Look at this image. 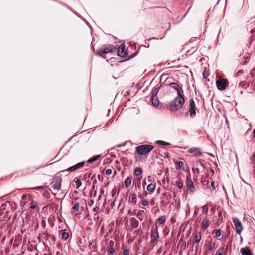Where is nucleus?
Here are the masks:
<instances>
[{
  "label": "nucleus",
  "instance_id": "obj_1",
  "mask_svg": "<svg viewBox=\"0 0 255 255\" xmlns=\"http://www.w3.org/2000/svg\"><path fill=\"white\" fill-rule=\"evenodd\" d=\"M153 149L154 146L151 145H140L135 147L134 153L139 156H146Z\"/></svg>",
  "mask_w": 255,
  "mask_h": 255
},
{
  "label": "nucleus",
  "instance_id": "obj_2",
  "mask_svg": "<svg viewBox=\"0 0 255 255\" xmlns=\"http://www.w3.org/2000/svg\"><path fill=\"white\" fill-rule=\"evenodd\" d=\"M184 103V99L182 96H177L171 103L170 110L175 112L181 108Z\"/></svg>",
  "mask_w": 255,
  "mask_h": 255
},
{
  "label": "nucleus",
  "instance_id": "obj_3",
  "mask_svg": "<svg viewBox=\"0 0 255 255\" xmlns=\"http://www.w3.org/2000/svg\"><path fill=\"white\" fill-rule=\"evenodd\" d=\"M217 88L219 90H224L228 84V81L225 79H220L216 82Z\"/></svg>",
  "mask_w": 255,
  "mask_h": 255
},
{
  "label": "nucleus",
  "instance_id": "obj_4",
  "mask_svg": "<svg viewBox=\"0 0 255 255\" xmlns=\"http://www.w3.org/2000/svg\"><path fill=\"white\" fill-rule=\"evenodd\" d=\"M232 220L236 229V233L237 234H240L243 229L241 221L236 217L233 218Z\"/></svg>",
  "mask_w": 255,
  "mask_h": 255
},
{
  "label": "nucleus",
  "instance_id": "obj_5",
  "mask_svg": "<svg viewBox=\"0 0 255 255\" xmlns=\"http://www.w3.org/2000/svg\"><path fill=\"white\" fill-rule=\"evenodd\" d=\"M62 179L59 177H55L52 182V187L56 190H59L61 186Z\"/></svg>",
  "mask_w": 255,
  "mask_h": 255
},
{
  "label": "nucleus",
  "instance_id": "obj_6",
  "mask_svg": "<svg viewBox=\"0 0 255 255\" xmlns=\"http://www.w3.org/2000/svg\"><path fill=\"white\" fill-rule=\"evenodd\" d=\"M85 162L82 161L81 162H79L71 167H70L68 168L66 171L69 172H74L79 169L81 168L84 165H85ZM65 170H63L62 172H65Z\"/></svg>",
  "mask_w": 255,
  "mask_h": 255
},
{
  "label": "nucleus",
  "instance_id": "obj_7",
  "mask_svg": "<svg viewBox=\"0 0 255 255\" xmlns=\"http://www.w3.org/2000/svg\"><path fill=\"white\" fill-rule=\"evenodd\" d=\"M159 237L157 227L152 228L151 231V242H156Z\"/></svg>",
  "mask_w": 255,
  "mask_h": 255
},
{
  "label": "nucleus",
  "instance_id": "obj_8",
  "mask_svg": "<svg viewBox=\"0 0 255 255\" xmlns=\"http://www.w3.org/2000/svg\"><path fill=\"white\" fill-rule=\"evenodd\" d=\"M116 48L112 45L108 44L104 46V48L100 50L103 54H108L109 53L114 52L116 50Z\"/></svg>",
  "mask_w": 255,
  "mask_h": 255
},
{
  "label": "nucleus",
  "instance_id": "obj_9",
  "mask_svg": "<svg viewBox=\"0 0 255 255\" xmlns=\"http://www.w3.org/2000/svg\"><path fill=\"white\" fill-rule=\"evenodd\" d=\"M118 55L121 57H124L128 54V51L124 44H122L119 47L117 51Z\"/></svg>",
  "mask_w": 255,
  "mask_h": 255
},
{
  "label": "nucleus",
  "instance_id": "obj_10",
  "mask_svg": "<svg viewBox=\"0 0 255 255\" xmlns=\"http://www.w3.org/2000/svg\"><path fill=\"white\" fill-rule=\"evenodd\" d=\"M169 86L177 91V96H182L183 91L179 85L175 83H172L169 84Z\"/></svg>",
  "mask_w": 255,
  "mask_h": 255
},
{
  "label": "nucleus",
  "instance_id": "obj_11",
  "mask_svg": "<svg viewBox=\"0 0 255 255\" xmlns=\"http://www.w3.org/2000/svg\"><path fill=\"white\" fill-rule=\"evenodd\" d=\"M204 153L198 148H192V157L195 156L197 158L203 157Z\"/></svg>",
  "mask_w": 255,
  "mask_h": 255
},
{
  "label": "nucleus",
  "instance_id": "obj_12",
  "mask_svg": "<svg viewBox=\"0 0 255 255\" xmlns=\"http://www.w3.org/2000/svg\"><path fill=\"white\" fill-rule=\"evenodd\" d=\"M32 198V196L29 194L23 195L22 196L21 204H23V206L25 205L27 203H28V202H29L30 201Z\"/></svg>",
  "mask_w": 255,
  "mask_h": 255
},
{
  "label": "nucleus",
  "instance_id": "obj_13",
  "mask_svg": "<svg viewBox=\"0 0 255 255\" xmlns=\"http://www.w3.org/2000/svg\"><path fill=\"white\" fill-rule=\"evenodd\" d=\"M150 100L154 106H157L159 104V101L156 96V93L152 94V96L150 98Z\"/></svg>",
  "mask_w": 255,
  "mask_h": 255
},
{
  "label": "nucleus",
  "instance_id": "obj_14",
  "mask_svg": "<svg viewBox=\"0 0 255 255\" xmlns=\"http://www.w3.org/2000/svg\"><path fill=\"white\" fill-rule=\"evenodd\" d=\"M114 242L113 241L111 240L109 241L108 247V253L109 255H111L114 252H115V249H114Z\"/></svg>",
  "mask_w": 255,
  "mask_h": 255
},
{
  "label": "nucleus",
  "instance_id": "obj_15",
  "mask_svg": "<svg viewBox=\"0 0 255 255\" xmlns=\"http://www.w3.org/2000/svg\"><path fill=\"white\" fill-rule=\"evenodd\" d=\"M131 226L133 228H137L139 226L138 220L134 217H132L130 219Z\"/></svg>",
  "mask_w": 255,
  "mask_h": 255
},
{
  "label": "nucleus",
  "instance_id": "obj_16",
  "mask_svg": "<svg viewBox=\"0 0 255 255\" xmlns=\"http://www.w3.org/2000/svg\"><path fill=\"white\" fill-rule=\"evenodd\" d=\"M241 252L242 255H253L251 250L248 247L242 248Z\"/></svg>",
  "mask_w": 255,
  "mask_h": 255
},
{
  "label": "nucleus",
  "instance_id": "obj_17",
  "mask_svg": "<svg viewBox=\"0 0 255 255\" xmlns=\"http://www.w3.org/2000/svg\"><path fill=\"white\" fill-rule=\"evenodd\" d=\"M8 205V206L10 205V202H6L5 203H4L1 205L0 209V215L4 213L5 212V213L7 212L6 207Z\"/></svg>",
  "mask_w": 255,
  "mask_h": 255
},
{
  "label": "nucleus",
  "instance_id": "obj_18",
  "mask_svg": "<svg viewBox=\"0 0 255 255\" xmlns=\"http://www.w3.org/2000/svg\"><path fill=\"white\" fill-rule=\"evenodd\" d=\"M60 236L62 240H66L69 237L68 232H66L65 230H61L60 231Z\"/></svg>",
  "mask_w": 255,
  "mask_h": 255
},
{
  "label": "nucleus",
  "instance_id": "obj_19",
  "mask_svg": "<svg viewBox=\"0 0 255 255\" xmlns=\"http://www.w3.org/2000/svg\"><path fill=\"white\" fill-rule=\"evenodd\" d=\"M134 173L136 176H137V177L139 176L140 178H141V175L142 173V169L140 167H137V168H135V169L134 170Z\"/></svg>",
  "mask_w": 255,
  "mask_h": 255
},
{
  "label": "nucleus",
  "instance_id": "obj_20",
  "mask_svg": "<svg viewBox=\"0 0 255 255\" xmlns=\"http://www.w3.org/2000/svg\"><path fill=\"white\" fill-rule=\"evenodd\" d=\"M101 157V155H97L94 156L87 160V162L89 163H92L97 160H98Z\"/></svg>",
  "mask_w": 255,
  "mask_h": 255
},
{
  "label": "nucleus",
  "instance_id": "obj_21",
  "mask_svg": "<svg viewBox=\"0 0 255 255\" xmlns=\"http://www.w3.org/2000/svg\"><path fill=\"white\" fill-rule=\"evenodd\" d=\"M80 204L78 203H76L73 206L72 208V213L77 212L76 215L78 214L79 213Z\"/></svg>",
  "mask_w": 255,
  "mask_h": 255
},
{
  "label": "nucleus",
  "instance_id": "obj_22",
  "mask_svg": "<svg viewBox=\"0 0 255 255\" xmlns=\"http://www.w3.org/2000/svg\"><path fill=\"white\" fill-rule=\"evenodd\" d=\"M30 208L31 209H36L38 207V203L33 200V198L30 200Z\"/></svg>",
  "mask_w": 255,
  "mask_h": 255
},
{
  "label": "nucleus",
  "instance_id": "obj_23",
  "mask_svg": "<svg viewBox=\"0 0 255 255\" xmlns=\"http://www.w3.org/2000/svg\"><path fill=\"white\" fill-rule=\"evenodd\" d=\"M155 184H149L147 187V190L150 193H152L155 190Z\"/></svg>",
  "mask_w": 255,
  "mask_h": 255
},
{
  "label": "nucleus",
  "instance_id": "obj_24",
  "mask_svg": "<svg viewBox=\"0 0 255 255\" xmlns=\"http://www.w3.org/2000/svg\"><path fill=\"white\" fill-rule=\"evenodd\" d=\"M209 225V221L208 219H204L202 221V228L205 230Z\"/></svg>",
  "mask_w": 255,
  "mask_h": 255
},
{
  "label": "nucleus",
  "instance_id": "obj_25",
  "mask_svg": "<svg viewBox=\"0 0 255 255\" xmlns=\"http://www.w3.org/2000/svg\"><path fill=\"white\" fill-rule=\"evenodd\" d=\"M131 183H132V180H131V179L130 177H128L126 178L125 181V186L126 187V188L129 187L131 185Z\"/></svg>",
  "mask_w": 255,
  "mask_h": 255
},
{
  "label": "nucleus",
  "instance_id": "obj_26",
  "mask_svg": "<svg viewBox=\"0 0 255 255\" xmlns=\"http://www.w3.org/2000/svg\"><path fill=\"white\" fill-rule=\"evenodd\" d=\"M165 221H166V217L164 216H160L157 219L158 223L161 225L164 224Z\"/></svg>",
  "mask_w": 255,
  "mask_h": 255
},
{
  "label": "nucleus",
  "instance_id": "obj_27",
  "mask_svg": "<svg viewBox=\"0 0 255 255\" xmlns=\"http://www.w3.org/2000/svg\"><path fill=\"white\" fill-rule=\"evenodd\" d=\"M201 236L200 233H196L195 234L194 237V240L195 241V243H199V241L201 240Z\"/></svg>",
  "mask_w": 255,
  "mask_h": 255
},
{
  "label": "nucleus",
  "instance_id": "obj_28",
  "mask_svg": "<svg viewBox=\"0 0 255 255\" xmlns=\"http://www.w3.org/2000/svg\"><path fill=\"white\" fill-rule=\"evenodd\" d=\"M131 202L135 204L136 203V194L135 193H131L130 195Z\"/></svg>",
  "mask_w": 255,
  "mask_h": 255
},
{
  "label": "nucleus",
  "instance_id": "obj_29",
  "mask_svg": "<svg viewBox=\"0 0 255 255\" xmlns=\"http://www.w3.org/2000/svg\"><path fill=\"white\" fill-rule=\"evenodd\" d=\"M155 143L158 145H163V146H168L170 145V143L168 142H166L162 140H157L155 142Z\"/></svg>",
  "mask_w": 255,
  "mask_h": 255
},
{
  "label": "nucleus",
  "instance_id": "obj_30",
  "mask_svg": "<svg viewBox=\"0 0 255 255\" xmlns=\"http://www.w3.org/2000/svg\"><path fill=\"white\" fill-rule=\"evenodd\" d=\"M130 253V250L128 248H125L123 251L124 255H128Z\"/></svg>",
  "mask_w": 255,
  "mask_h": 255
},
{
  "label": "nucleus",
  "instance_id": "obj_31",
  "mask_svg": "<svg viewBox=\"0 0 255 255\" xmlns=\"http://www.w3.org/2000/svg\"><path fill=\"white\" fill-rule=\"evenodd\" d=\"M214 233L216 237H219L221 236V230L219 229L215 230Z\"/></svg>",
  "mask_w": 255,
  "mask_h": 255
},
{
  "label": "nucleus",
  "instance_id": "obj_32",
  "mask_svg": "<svg viewBox=\"0 0 255 255\" xmlns=\"http://www.w3.org/2000/svg\"><path fill=\"white\" fill-rule=\"evenodd\" d=\"M202 212L207 214L208 211V207L207 205H204L202 207Z\"/></svg>",
  "mask_w": 255,
  "mask_h": 255
},
{
  "label": "nucleus",
  "instance_id": "obj_33",
  "mask_svg": "<svg viewBox=\"0 0 255 255\" xmlns=\"http://www.w3.org/2000/svg\"><path fill=\"white\" fill-rule=\"evenodd\" d=\"M196 108L195 106V103L194 101L192 100V117L195 116L196 114Z\"/></svg>",
  "mask_w": 255,
  "mask_h": 255
},
{
  "label": "nucleus",
  "instance_id": "obj_34",
  "mask_svg": "<svg viewBox=\"0 0 255 255\" xmlns=\"http://www.w3.org/2000/svg\"><path fill=\"white\" fill-rule=\"evenodd\" d=\"M140 203L143 206H147L149 205V202L147 200H141Z\"/></svg>",
  "mask_w": 255,
  "mask_h": 255
},
{
  "label": "nucleus",
  "instance_id": "obj_35",
  "mask_svg": "<svg viewBox=\"0 0 255 255\" xmlns=\"http://www.w3.org/2000/svg\"><path fill=\"white\" fill-rule=\"evenodd\" d=\"M75 185L77 188H79L82 185V182L80 179H77L75 181Z\"/></svg>",
  "mask_w": 255,
  "mask_h": 255
},
{
  "label": "nucleus",
  "instance_id": "obj_36",
  "mask_svg": "<svg viewBox=\"0 0 255 255\" xmlns=\"http://www.w3.org/2000/svg\"><path fill=\"white\" fill-rule=\"evenodd\" d=\"M179 168L181 169H184V163L183 161H180L178 162Z\"/></svg>",
  "mask_w": 255,
  "mask_h": 255
},
{
  "label": "nucleus",
  "instance_id": "obj_37",
  "mask_svg": "<svg viewBox=\"0 0 255 255\" xmlns=\"http://www.w3.org/2000/svg\"><path fill=\"white\" fill-rule=\"evenodd\" d=\"M215 255H223V249L218 250Z\"/></svg>",
  "mask_w": 255,
  "mask_h": 255
},
{
  "label": "nucleus",
  "instance_id": "obj_38",
  "mask_svg": "<svg viewBox=\"0 0 255 255\" xmlns=\"http://www.w3.org/2000/svg\"><path fill=\"white\" fill-rule=\"evenodd\" d=\"M43 195L44 197L46 198L47 199L49 198L50 197V194L48 192H45L43 193Z\"/></svg>",
  "mask_w": 255,
  "mask_h": 255
},
{
  "label": "nucleus",
  "instance_id": "obj_39",
  "mask_svg": "<svg viewBox=\"0 0 255 255\" xmlns=\"http://www.w3.org/2000/svg\"><path fill=\"white\" fill-rule=\"evenodd\" d=\"M112 171L111 169H108L106 170V174L107 175H110L112 174Z\"/></svg>",
  "mask_w": 255,
  "mask_h": 255
},
{
  "label": "nucleus",
  "instance_id": "obj_40",
  "mask_svg": "<svg viewBox=\"0 0 255 255\" xmlns=\"http://www.w3.org/2000/svg\"><path fill=\"white\" fill-rule=\"evenodd\" d=\"M252 162L254 165H255V152L253 153V155L251 158Z\"/></svg>",
  "mask_w": 255,
  "mask_h": 255
},
{
  "label": "nucleus",
  "instance_id": "obj_41",
  "mask_svg": "<svg viewBox=\"0 0 255 255\" xmlns=\"http://www.w3.org/2000/svg\"><path fill=\"white\" fill-rule=\"evenodd\" d=\"M177 185L178 186V187L179 188V189H182V187H183V183L181 182H177Z\"/></svg>",
  "mask_w": 255,
  "mask_h": 255
},
{
  "label": "nucleus",
  "instance_id": "obj_42",
  "mask_svg": "<svg viewBox=\"0 0 255 255\" xmlns=\"http://www.w3.org/2000/svg\"><path fill=\"white\" fill-rule=\"evenodd\" d=\"M44 188H45V187H44V186H37V187H34L33 189L36 190H39L40 189H43Z\"/></svg>",
  "mask_w": 255,
  "mask_h": 255
},
{
  "label": "nucleus",
  "instance_id": "obj_43",
  "mask_svg": "<svg viewBox=\"0 0 255 255\" xmlns=\"http://www.w3.org/2000/svg\"><path fill=\"white\" fill-rule=\"evenodd\" d=\"M189 102V112L190 113V115L191 116V99H190Z\"/></svg>",
  "mask_w": 255,
  "mask_h": 255
},
{
  "label": "nucleus",
  "instance_id": "obj_44",
  "mask_svg": "<svg viewBox=\"0 0 255 255\" xmlns=\"http://www.w3.org/2000/svg\"><path fill=\"white\" fill-rule=\"evenodd\" d=\"M104 191L103 188H101L100 191V196L99 197V199L101 198V195H103L104 194Z\"/></svg>",
  "mask_w": 255,
  "mask_h": 255
},
{
  "label": "nucleus",
  "instance_id": "obj_45",
  "mask_svg": "<svg viewBox=\"0 0 255 255\" xmlns=\"http://www.w3.org/2000/svg\"><path fill=\"white\" fill-rule=\"evenodd\" d=\"M92 171H90L89 173H85V175H84V176L85 177H89L90 176V175L92 174Z\"/></svg>",
  "mask_w": 255,
  "mask_h": 255
},
{
  "label": "nucleus",
  "instance_id": "obj_46",
  "mask_svg": "<svg viewBox=\"0 0 255 255\" xmlns=\"http://www.w3.org/2000/svg\"><path fill=\"white\" fill-rule=\"evenodd\" d=\"M187 186L188 190H191V183H189L188 181H187Z\"/></svg>",
  "mask_w": 255,
  "mask_h": 255
},
{
  "label": "nucleus",
  "instance_id": "obj_47",
  "mask_svg": "<svg viewBox=\"0 0 255 255\" xmlns=\"http://www.w3.org/2000/svg\"><path fill=\"white\" fill-rule=\"evenodd\" d=\"M199 170H200V168H196V169H194V168H192V171H193L195 173H199Z\"/></svg>",
  "mask_w": 255,
  "mask_h": 255
},
{
  "label": "nucleus",
  "instance_id": "obj_48",
  "mask_svg": "<svg viewBox=\"0 0 255 255\" xmlns=\"http://www.w3.org/2000/svg\"><path fill=\"white\" fill-rule=\"evenodd\" d=\"M246 85V83L244 82H241L239 83V85L241 87H244Z\"/></svg>",
  "mask_w": 255,
  "mask_h": 255
},
{
  "label": "nucleus",
  "instance_id": "obj_49",
  "mask_svg": "<svg viewBox=\"0 0 255 255\" xmlns=\"http://www.w3.org/2000/svg\"><path fill=\"white\" fill-rule=\"evenodd\" d=\"M252 137H253V138L255 140V128L253 132Z\"/></svg>",
  "mask_w": 255,
  "mask_h": 255
},
{
  "label": "nucleus",
  "instance_id": "obj_50",
  "mask_svg": "<svg viewBox=\"0 0 255 255\" xmlns=\"http://www.w3.org/2000/svg\"><path fill=\"white\" fill-rule=\"evenodd\" d=\"M181 248L183 249H185L186 248V244H185V243L182 245Z\"/></svg>",
  "mask_w": 255,
  "mask_h": 255
},
{
  "label": "nucleus",
  "instance_id": "obj_51",
  "mask_svg": "<svg viewBox=\"0 0 255 255\" xmlns=\"http://www.w3.org/2000/svg\"><path fill=\"white\" fill-rule=\"evenodd\" d=\"M218 216L220 218H221V219H222V213L221 211H220L219 213H218Z\"/></svg>",
  "mask_w": 255,
  "mask_h": 255
},
{
  "label": "nucleus",
  "instance_id": "obj_52",
  "mask_svg": "<svg viewBox=\"0 0 255 255\" xmlns=\"http://www.w3.org/2000/svg\"><path fill=\"white\" fill-rule=\"evenodd\" d=\"M107 185V184L106 183H104V184L102 186L101 188H105Z\"/></svg>",
  "mask_w": 255,
  "mask_h": 255
},
{
  "label": "nucleus",
  "instance_id": "obj_53",
  "mask_svg": "<svg viewBox=\"0 0 255 255\" xmlns=\"http://www.w3.org/2000/svg\"><path fill=\"white\" fill-rule=\"evenodd\" d=\"M243 73V71H242V70H240V71H239L237 72V75H238V74H240V73L242 74Z\"/></svg>",
  "mask_w": 255,
  "mask_h": 255
},
{
  "label": "nucleus",
  "instance_id": "obj_54",
  "mask_svg": "<svg viewBox=\"0 0 255 255\" xmlns=\"http://www.w3.org/2000/svg\"><path fill=\"white\" fill-rule=\"evenodd\" d=\"M61 255V253L59 251H57L56 253V255Z\"/></svg>",
  "mask_w": 255,
  "mask_h": 255
},
{
  "label": "nucleus",
  "instance_id": "obj_55",
  "mask_svg": "<svg viewBox=\"0 0 255 255\" xmlns=\"http://www.w3.org/2000/svg\"><path fill=\"white\" fill-rule=\"evenodd\" d=\"M203 76H204V78H206V77H207V76H205V72H204L203 73Z\"/></svg>",
  "mask_w": 255,
  "mask_h": 255
},
{
  "label": "nucleus",
  "instance_id": "obj_56",
  "mask_svg": "<svg viewBox=\"0 0 255 255\" xmlns=\"http://www.w3.org/2000/svg\"><path fill=\"white\" fill-rule=\"evenodd\" d=\"M121 146H122V145H121V144H119V145H117V147H121Z\"/></svg>",
  "mask_w": 255,
  "mask_h": 255
},
{
  "label": "nucleus",
  "instance_id": "obj_57",
  "mask_svg": "<svg viewBox=\"0 0 255 255\" xmlns=\"http://www.w3.org/2000/svg\"><path fill=\"white\" fill-rule=\"evenodd\" d=\"M255 31V29H252L251 31V33H253Z\"/></svg>",
  "mask_w": 255,
  "mask_h": 255
},
{
  "label": "nucleus",
  "instance_id": "obj_58",
  "mask_svg": "<svg viewBox=\"0 0 255 255\" xmlns=\"http://www.w3.org/2000/svg\"><path fill=\"white\" fill-rule=\"evenodd\" d=\"M93 211H95V212H96V211H97V208H94L93 209Z\"/></svg>",
  "mask_w": 255,
  "mask_h": 255
},
{
  "label": "nucleus",
  "instance_id": "obj_59",
  "mask_svg": "<svg viewBox=\"0 0 255 255\" xmlns=\"http://www.w3.org/2000/svg\"><path fill=\"white\" fill-rule=\"evenodd\" d=\"M151 204H153V205L154 204V200H153V199L152 200V201H151Z\"/></svg>",
  "mask_w": 255,
  "mask_h": 255
},
{
  "label": "nucleus",
  "instance_id": "obj_60",
  "mask_svg": "<svg viewBox=\"0 0 255 255\" xmlns=\"http://www.w3.org/2000/svg\"><path fill=\"white\" fill-rule=\"evenodd\" d=\"M212 249V247H210L209 248V250H211Z\"/></svg>",
  "mask_w": 255,
  "mask_h": 255
},
{
  "label": "nucleus",
  "instance_id": "obj_61",
  "mask_svg": "<svg viewBox=\"0 0 255 255\" xmlns=\"http://www.w3.org/2000/svg\"><path fill=\"white\" fill-rule=\"evenodd\" d=\"M189 152L190 153H191V149H190L189 150Z\"/></svg>",
  "mask_w": 255,
  "mask_h": 255
},
{
  "label": "nucleus",
  "instance_id": "obj_62",
  "mask_svg": "<svg viewBox=\"0 0 255 255\" xmlns=\"http://www.w3.org/2000/svg\"><path fill=\"white\" fill-rule=\"evenodd\" d=\"M98 178H99V180H100V179H101V178H100V175H99V176H98Z\"/></svg>",
  "mask_w": 255,
  "mask_h": 255
},
{
  "label": "nucleus",
  "instance_id": "obj_63",
  "mask_svg": "<svg viewBox=\"0 0 255 255\" xmlns=\"http://www.w3.org/2000/svg\"><path fill=\"white\" fill-rule=\"evenodd\" d=\"M200 166H201V168H203V165H202V164H200Z\"/></svg>",
  "mask_w": 255,
  "mask_h": 255
},
{
  "label": "nucleus",
  "instance_id": "obj_64",
  "mask_svg": "<svg viewBox=\"0 0 255 255\" xmlns=\"http://www.w3.org/2000/svg\"><path fill=\"white\" fill-rule=\"evenodd\" d=\"M146 184V182L144 181L143 182V184L144 185V184Z\"/></svg>",
  "mask_w": 255,
  "mask_h": 255
}]
</instances>
